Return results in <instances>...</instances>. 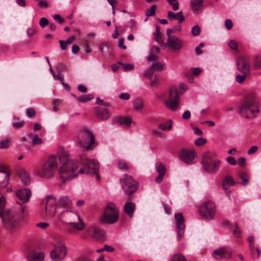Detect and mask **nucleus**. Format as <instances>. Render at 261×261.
<instances>
[{
  "label": "nucleus",
  "instance_id": "f257e3e1",
  "mask_svg": "<svg viewBox=\"0 0 261 261\" xmlns=\"http://www.w3.org/2000/svg\"><path fill=\"white\" fill-rule=\"evenodd\" d=\"M59 164H63L60 169V174L64 182L77 176L75 170L79 163L77 160L70 159L68 153L65 151L60 152L57 155H50L42 168L36 170L35 173L41 178H50L54 176Z\"/></svg>",
  "mask_w": 261,
  "mask_h": 261
},
{
  "label": "nucleus",
  "instance_id": "f03ea898",
  "mask_svg": "<svg viewBox=\"0 0 261 261\" xmlns=\"http://www.w3.org/2000/svg\"><path fill=\"white\" fill-rule=\"evenodd\" d=\"M5 200L4 197H0V217L2 218V221L5 227L8 229L14 228L18 224L20 219L23 217L25 206L18 203L19 212L14 211H5Z\"/></svg>",
  "mask_w": 261,
  "mask_h": 261
},
{
  "label": "nucleus",
  "instance_id": "7ed1b4c3",
  "mask_svg": "<svg viewBox=\"0 0 261 261\" xmlns=\"http://www.w3.org/2000/svg\"><path fill=\"white\" fill-rule=\"evenodd\" d=\"M215 152L207 151L202 156L201 163L204 171L207 173H216L220 166L221 161L217 159Z\"/></svg>",
  "mask_w": 261,
  "mask_h": 261
},
{
  "label": "nucleus",
  "instance_id": "20e7f679",
  "mask_svg": "<svg viewBox=\"0 0 261 261\" xmlns=\"http://www.w3.org/2000/svg\"><path fill=\"white\" fill-rule=\"evenodd\" d=\"M59 219L63 223L72 225L73 228L78 230L83 229L85 227V224L80 217L71 211H63L60 215Z\"/></svg>",
  "mask_w": 261,
  "mask_h": 261
},
{
  "label": "nucleus",
  "instance_id": "39448f33",
  "mask_svg": "<svg viewBox=\"0 0 261 261\" xmlns=\"http://www.w3.org/2000/svg\"><path fill=\"white\" fill-rule=\"evenodd\" d=\"M78 142L85 150H92L95 143L93 134L88 129H84L80 131L77 136Z\"/></svg>",
  "mask_w": 261,
  "mask_h": 261
},
{
  "label": "nucleus",
  "instance_id": "423d86ee",
  "mask_svg": "<svg viewBox=\"0 0 261 261\" xmlns=\"http://www.w3.org/2000/svg\"><path fill=\"white\" fill-rule=\"evenodd\" d=\"M240 115L245 118L252 119L254 118L259 112L257 104L250 103L248 101H244L238 109Z\"/></svg>",
  "mask_w": 261,
  "mask_h": 261
},
{
  "label": "nucleus",
  "instance_id": "0eeeda50",
  "mask_svg": "<svg viewBox=\"0 0 261 261\" xmlns=\"http://www.w3.org/2000/svg\"><path fill=\"white\" fill-rule=\"evenodd\" d=\"M81 164L84 166V168H81L77 173L75 172L77 175L78 173H84L87 174H96L99 170V163L95 160H89L85 156H83L81 158Z\"/></svg>",
  "mask_w": 261,
  "mask_h": 261
},
{
  "label": "nucleus",
  "instance_id": "6e6552de",
  "mask_svg": "<svg viewBox=\"0 0 261 261\" xmlns=\"http://www.w3.org/2000/svg\"><path fill=\"white\" fill-rule=\"evenodd\" d=\"M121 187L125 193L131 195L135 192L139 188L138 182L130 175L125 174L124 178L120 179Z\"/></svg>",
  "mask_w": 261,
  "mask_h": 261
},
{
  "label": "nucleus",
  "instance_id": "1a4fd4ad",
  "mask_svg": "<svg viewBox=\"0 0 261 261\" xmlns=\"http://www.w3.org/2000/svg\"><path fill=\"white\" fill-rule=\"evenodd\" d=\"M180 100L179 92L175 87H171L169 89V98L164 101L166 107L172 111H175L179 108Z\"/></svg>",
  "mask_w": 261,
  "mask_h": 261
},
{
  "label": "nucleus",
  "instance_id": "9d476101",
  "mask_svg": "<svg viewBox=\"0 0 261 261\" xmlns=\"http://www.w3.org/2000/svg\"><path fill=\"white\" fill-rule=\"evenodd\" d=\"M119 213L115 209L113 204L108 205L105 209V213L100 218V222L103 224H113L118 219Z\"/></svg>",
  "mask_w": 261,
  "mask_h": 261
},
{
  "label": "nucleus",
  "instance_id": "9b49d317",
  "mask_svg": "<svg viewBox=\"0 0 261 261\" xmlns=\"http://www.w3.org/2000/svg\"><path fill=\"white\" fill-rule=\"evenodd\" d=\"M199 211L201 216L203 219L211 220L215 217L216 212L215 204L211 201L203 202L199 206Z\"/></svg>",
  "mask_w": 261,
  "mask_h": 261
},
{
  "label": "nucleus",
  "instance_id": "f8f14e48",
  "mask_svg": "<svg viewBox=\"0 0 261 261\" xmlns=\"http://www.w3.org/2000/svg\"><path fill=\"white\" fill-rule=\"evenodd\" d=\"M67 249L65 244L63 242H59L56 244L54 249L50 252L51 258L55 261H60L65 257Z\"/></svg>",
  "mask_w": 261,
  "mask_h": 261
},
{
  "label": "nucleus",
  "instance_id": "ddd939ff",
  "mask_svg": "<svg viewBox=\"0 0 261 261\" xmlns=\"http://www.w3.org/2000/svg\"><path fill=\"white\" fill-rule=\"evenodd\" d=\"M45 203V214L48 218H53L56 212V199L52 196L47 195L43 200Z\"/></svg>",
  "mask_w": 261,
  "mask_h": 261
},
{
  "label": "nucleus",
  "instance_id": "4468645a",
  "mask_svg": "<svg viewBox=\"0 0 261 261\" xmlns=\"http://www.w3.org/2000/svg\"><path fill=\"white\" fill-rule=\"evenodd\" d=\"M237 67L240 73H250V59L247 57H240L237 60Z\"/></svg>",
  "mask_w": 261,
  "mask_h": 261
},
{
  "label": "nucleus",
  "instance_id": "2eb2a0df",
  "mask_svg": "<svg viewBox=\"0 0 261 261\" xmlns=\"http://www.w3.org/2000/svg\"><path fill=\"white\" fill-rule=\"evenodd\" d=\"M174 217L176 220L177 239L180 240L183 237L185 232V225L184 223L185 220L180 213L175 214Z\"/></svg>",
  "mask_w": 261,
  "mask_h": 261
},
{
  "label": "nucleus",
  "instance_id": "dca6fc26",
  "mask_svg": "<svg viewBox=\"0 0 261 261\" xmlns=\"http://www.w3.org/2000/svg\"><path fill=\"white\" fill-rule=\"evenodd\" d=\"M212 255L217 260L222 258L229 259L232 256V251L227 247H221L214 250Z\"/></svg>",
  "mask_w": 261,
  "mask_h": 261
},
{
  "label": "nucleus",
  "instance_id": "f3484780",
  "mask_svg": "<svg viewBox=\"0 0 261 261\" xmlns=\"http://www.w3.org/2000/svg\"><path fill=\"white\" fill-rule=\"evenodd\" d=\"M85 230L92 238L97 240H102L105 234L102 229L94 225H90L87 227Z\"/></svg>",
  "mask_w": 261,
  "mask_h": 261
},
{
  "label": "nucleus",
  "instance_id": "a211bd4d",
  "mask_svg": "<svg viewBox=\"0 0 261 261\" xmlns=\"http://www.w3.org/2000/svg\"><path fill=\"white\" fill-rule=\"evenodd\" d=\"M167 46L173 50H179L183 46L182 41L178 37L173 36L168 38L167 42Z\"/></svg>",
  "mask_w": 261,
  "mask_h": 261
},
{
  "label": "nucleus",
  "instance_id": "6ab92c4d",
  "mask_svg": "<svg viewBox=\"0 0 261 261\" xmlns=\"http://www.w3.org/2000/svg\"><path fill=\"white\" fill-rule=\"evenodd\" d=\"M195 156L194 150L183 149L180 153V158L188 164H192L194 163Z\"/></svg>",
  "mask_w": 261,
  "mask_h": 261
},
{
  "label": "nucleus",
  "instance_id": "aec40b11",
  "mask_svg": "<svg viewBox=\"0 0 261 261\" xmlns=\"http://www.w3.org/2000/svg\"><path fill=\"white\" fill-rule=\"evenodd\" d=\"M163 69V65L160 62L153 63L149 68L145 72L144 76L146 77L151 78L155 71H161Z\"/></svg>",
  "mask_w": 261,
  "mask_h": 261
},
{
  "label": "nucleus",
  "instance_id": "412c9836",
  "mask_svg": "<svg viewBox=\"0 0 261 261\" xmlns=\"http://www.w3.org/2000/svg\"><path fill=\"white\" fill-rule=\"evenodd\" d=\"M94 113L97 117L102 120L108 119L111 116L108 110L102 107L95 108Z\"/></svg>",
  "mask_w": 261,
  "mask_h": 261
},
{
  "label": "nucleus",
  "instance_id": "4be33fe9",
  "mask_svg": "<svg viewBox=\"0 0 261 261\" xmlns=\"http://www.w3.org/2000/svg\"><path fill=\"white\" fill-rule=\"evenodd\" d=\"M190 6L194 13H200L204 8L203 0H191Z\"/></svg>",
  "mask_w": 261,
  "mask_h": 261
},
{
  "label": "nucleus",
  "instance_id": "5701e85b",
  "mask_svg": "<svg viewBox=\"0 0 261 261\" xmlns=\"http://www.w3.org/2000/svg\"><path fill=\"white\" fill-rule=\"evenodd\" d=\"M16 195L23 202H27L31 196V191L29 189L24 188L18 191Z\"/></svg>",
  "mask_w": 261,
  "mask_h": 261
},
{
  "label": "nucleus",
  "instance_id": "b1692460",
  "mask_svg": "<svg viewBox=\"0 0 261 261\" xmlns=\"http://www.w3.org/2000/svg\"><path fill=\"white\" fill-rule=\"evenodd\" d=\"M156 171L159 173V176L155 178V182L159 184L163 180L166 172V168L163 164L158 163L156 164Z\"/></svg>",
  "mask_w": 261,
  "mask_h": 261
},
{
  "label": "nucleus",
  "instance_id": "393cba45",
  "mask_svg": "<svg viewBox=\"0 0 261 261\" xmlns=\"http://www.w3.org/2000/svg\"><path fill=\"white\" fill-rule=\"evenodd\" d=\"M136 209V205L133 202H127L124 206V211L130 218L133 217L134 213Z\"/></svg>",
  "mask_w": 261,
  "mask_h": 261
},
{
  "label": "nucleus",
  "instance_id": "a878e982",
  "mask_svg": "<svg viewBox=\"0 0 261 261\" xmlns=\"http://www.w3.org/2000/svg\"><path fill=\"white\" fill-rule=\"evenodd\" d=\"M168 17L170 21L174 19H177L178 20V23H180L185 20V17L181 11H179L176 14H175L172 11H168Z\"/></svg>",
  "mask_w": 261,
  "mask_h": 261
},
{
  "label": "nucleus",
  "instance_id": "bb28decb",
  "mask_svg": "<svg viewBox=\"0 0 261 261\" xmlns=\"http://www.w3.org/2000/svg\"><path fill=\"white\" fill-rule=\"evenodd\" d=\"M56 205L57 206L70 207L71 201L68 197L63 196L59 198L58 202L56 201Z\"/></svg>",
  "mask_w": 261,
  "mask_h": 261
},
{
  "label": "nucleus",
  "instance_id": "cd10ccee",
  "mask_svg": "<svg viewBox=\"0 0 261 261\" xmlns=\"http://www.w3.org/2000/svg\"><path fill=\"white\" fill-rule=\"evenodd\" d=\"M18 174L22 182L28 184L30 182V177L27 171L23 168H20L18 171Z\"/></svg>",
  "mask_w": 261,
  "mask_h": 261
},
{
  "label": "nucleus",
  "instance_id": "c85d7f7f",
  "mask_svg": "<svg viewBox=\"0 0 261 261\" xmlns=\"http://www.w3.org/2000/svg\"><path fill=\"white\" fill-rule=\"evenodd\" d=\"M235 184L232 177L230 175H227L222 181V187L224 190H227L231 186Z\"/></svg>",
  "mask_w": 261,
  "mask_h": 261
},
{
  "label": "nucleus",
  "instance_id": "c756f323",
  "mask_svg": "<svg viewBox=\"0 0 261 261\" xmlns=\"http://www.w3.org/2000/svg\"><path fill=\"white\" fill-rule=\"evenodd\" d=\"M44 258V253L40 252L38 254H31L28 256L29 261H42Z\"/></svg>",
  "mask_w": 261,
  "mask_h": 261
},
{
  "label": "nucleus",
  "instance_id": "7c9ffc66",
  "mask_svg": "<svg viewBox=\"0 0 261 261\" xmlns=\"http://www.w3.org/2000/svg\"><path fill=\"white\" fill-rule=\"evenodd\" d=\"M143 101L141 98H136L133 101V108L135 110H141L143 108Z\"/></svg>",
  "mask_w": 261,
  "mask_h": 261
},
{
  "label": "nucleus",
  "instance_id": "2f4dec72",
  "mask_svg": "<svg viewBox=\"0 0 261 261\" xmlns=\"http://www.w3.org/2000/svg\"><path fill=\"white\" fill-rule=\"evenodd\" d=\"M94 98V96L92 94L87 95H83L81 96L76 97V100L80 102H85L90 100Z\"/></svg>",
  "mask_w": 261,
  "mask_h": 261
},
{
  "label": "nucleus",
  "instance_id": "473e14b6",
  "mask_svg": "<svg viewBox=\"0 0 261 261\" xmlns=\"http://www.w3.org/2000/svg\"><path fill=\"white\" fill-rule=\"evenodd\" d=\"M255 94L254 92H250L246 95L245 101H248L250 103H253V104H257L255 102Z\"/></svg>",
  "mask_w": 261,
  "mask_h": 261
},
{
  "label": "nucleus",
  "instance_id": "72a5a7b5",
  "mask_svg": "<svg viewBox=\"0 0 261 261\" xmlns=\"http://www.w3.org/2000/svg\"><path fill=\"white\" fill-rule=\"evenodd\" d=\"M171 261H187V259L184 255L178 253L174 254L172 256Z\"/></svg>",
  "mask_w": 261,
  "mask_h": 261
},
{
  "label": "nucleus",
  "instance_id": "f704fd0d",
  "mask_svg": "<svg viewBox=\"0 0 261 261\" xmlns=\"http://www.w3.org/2000/svg\"><path fill=\"white\" fill-rule=\"evenodd\" d=\"M241 74H239L236 76V81L238 83H242L246 79L247 76L250 74L246 73H241Z\"/></svg>",
  "mask_w": 261,
  "mask_h": 261
},
{
  "label": "nucleus",
  "instance_id": "c9c22d12",
  "mask_svg": "<svg viewBox=\"0 0 261 261\" xmlns=\"http://www.w3.org/2000/svg\"><path fill=\"white\" fill-rule=\"evenodd\" d=\"M132 123V119L130 117L121 118L119 120L120 125L125 124L126 126H130Z\"/></svg>",
  "mask_w": 261,
  "mask_h": 261
},
{
  "label": "nucleus",
  "instance_id": "e433bc0d",
  "mask_svg": "<svg viewBox=\"0 0 261 261\" xmlns=\"http://www.w3.org/2000/svg\"><path fill=\"white\" fill-rule=\"evenodd\" d=\"M240 178L242 179V185L246 186L249 182L248 175L246 173L243 172L240 174Z\"/></svg>",
  "mask_w": 261,
  "mask_h": 261
},
{
  "label": "nucleus",
  "instance_id": "4c0bfd02",
  "mask_svg": "<svg viewBox=\"0 0 261 261\" xmlns=\"http://www.w3.org/2000/svg\"><path fill=\"white\" fill-rule=\"evenodd\" d=\"M169 4L172 7L173 10L177 11L179 9L178 0H167Z\"/></svg>",
  "mask_w": 261,
  "mask_h": 261
},
{
  "label": "nucleus",
  "instance_id": "58836bf2",
  "mask_svg": "<svg viewBox=\"0 0 261 261\" xmlns=\"http://www.w3.org/2000/svg\"><path fill=\"white\" fill-rule=\"evenodd\" d=\"M251 251V255L253 258H258L260 256V251L258 248L254 247V249L250 250Z\"/></svg>",
  "mask_w": 261,
  "mask_h": 261
},
{
  "label": "nucleus",
  "instance_id": "ea45409f",
  "mask_svg": "<svg viewBox=\"0 0 261 261\" xmlns=\"http://www.w3.org/2000/svg\"><path fill=\"white\" fill-rule=\"evenodd\" d=\"M156 9V6L153 5L151 6L150 9H148L146 10L145 14L147 16H152L155 14V10Z\"/></svg>",
  "mask_w": 261,
  "mask_h": 261
},
{
  "label": "nucleus",
  "instance_id": "a19ab883",
  "mask_svg": "<svg viewBox=\"0 0 261 261\" xmlns=\"http://www.w3.org/2000/svg\"><path fill=\"white\" fill-rule=\"evenodd\" d=\"M10 145V140L8 138H6L4 140L0 141V148L4 149L7 148Z\"/></svg>",
  "mask_w": 261,
  "mask_h": 261
},
{
  "label": "nucleus",
  "instance_id": "79ce46f5",
  "mask_svg": "<svg viewBox=\"0 0 261 261\" xmlns=\"http://www.w3.org/2000/svg\"><path fill=\"white\" fill-rule=\"evenodd\" d=\"M118 166L121 170H128L129 169V165L122 161H118Z\"/></svg>",
  "mask_w": 261,
  "mask_h": 261
},
{
  "label": "nucleus",
  "instance_id": "37998d69",
  "mask_svg": "<svg viewBox=\"0 0 261 261\" xmlns=\"http://www.w3.org/2000/svg\"><path fill=\"white\" fill-rule=\"evenodd\" d=\"M234 229L233 231L234 236L237 238H240L241 236V231L239 227L238 223H236L234 224Z\"/></svg>",
  "mask_w": 261,
  "mask_h": 261
},
{
  "label": "nucleus",
  "instance_id": "c03bdc74",
  "mask_svg": "<svg viewBox=\"0 0 261 261\" xmlns=\"http://www.w3.org/2000/svg\"><path fill=\"white\" fill-rule=\"evenodd\" d=\"M206 142V139L203 138H199L195 141V144L197 146H201Z\"/></svg>",
  "mask_w": 261,
  "mask_h": 261
},
{
  "label": "nucleus",
  "instance_id": "a18cd8bd",
  "mask_svg": "<svg viewBox=\"0 0 261 261\" xmlns=\"http://www.w3.org/2000/svg\"><path fill=\"white\" fill-rule=\"evenodd\" d=\"M32 143L35 145H39L42 143V140L38 137V135H35L33 137Z\"/></svg>",
  "mask_w": 261,
  "mask_h": 261
},
{
  "label": "nucleus",
  "instance_id": "49530a36",
  "mask_svg": "<svg viewBox=\"0 0 261 261\" xmlns=\"http://www.w3.org/2000/svg\"><path fill=\"white\" fill-rule=\"evenodd\" d=\"M118 64L122 66V68L125 71L131 70L134 68V66L130 64H122L120 62Z\"/></svg>",
  "mask_w": 261,
  "mask_h": 261
},
{
  "label": "nucleus",
  "instance_id": "de8ad7c7",
  "mask_svg": "<svg viewBox=\"0 0 261 261\" xmlns=\"http://www.w3.org/2000/svg\"><path fill=\"white\" fill-rule=\"evenodd\" d=\"M129 25L130 29L134 30H137L138 27L137 21L135 19H131L129 21Z\"/></svg>",
  "mask_w": 261,
  "mask_h": 261
},
{
  "label": "nucleus",
  "instance_id": "09e8293b",
  "mask_svg": "<svg viewBox=\"0 0 261 261\" xmlns=\"http://www.w3.org/2000/svg\"><path fill=\"white\" fill-rule=\"evenodd\" d=\"M200 33V28L198 25L194 26L192 29V33L193 35L198 36Z\"/></svg>",
  "mask_w": 261,
  "mask_h": 261
},
{
  "label": "nucleus",
  "instance_id": "8fccbe9b",
  "mask_svg": "<svg viewBox=\"0 0 261 261\" xmlns=\"http://www.w3.org/2000/svg\"><path fill=\"white\" fill-rule=\"evenodd\" d=\"M49 24L48 19L45 17H42L40 20V25L44 28L46 25Z\"/></svg>",
  "mask_w": 261,
  "mask_h": 261
},
{
  "label": "nucleus",
  "instance_id": "3c124183",
  "mask_svg": "<svg viewBox=\"0 0 261 261\" xmlns=\"http://www.w3.org/2000/svg\"><path fill=\"white\" fill-rule=\"evenodd\" d=\"M228 46L232 49L236 50L237 49L238 44L237 42L234 40H231L228 42Z\"/></svg>",
  "mask_w": 261,
  "mask_h": 261
},
{
  "label": "nucleus",
  "instance_id": "603ef678",
  "mask_svg": "<svg viewBox=\"0 0 261 261\" xmlns=\"http://www.w3.org/2000/svg\"><path fill=\"white\" fill-rule=\"evenodd\" d=\"M26 111L27 116L29 117H33L35 115L36 112L33 108H28Z\"/></svg>",
  "mask_w": 261,
  "mask_h": 261
},
{
  "label": "nucleus",
  "instance_id": "864d4df0",
  "mask_svg": "<svg viewBox=\"0 0 261 261\" xmlns=\"http://www.w3.org/2000/svg\"><path fill=\"white\" fill-rule=\"evenodd\" d=\"M247 241L249 243L250 250L254 249V238L252 236H249L247 239Z\"/></svg>",
  "mask_w": 261,
  "mask_h": 261
},
{
  "label": "nucleus",
  "instance_id": "5fc2aeb1",
  "mask_svg": "<svg viewBox=\"0 0 261 261\" xmlns=\"http://www.w3.org/2000/svg\"><path fill=\"white\" fill-rule=\"evenodd\" d=\"M227 162L231 165H235L237 164V162L233 156H228L226 159Z\"/></svg>",
  "mask_w": 261,
  "mask_h": 261
},
{
  "label": "nucleus",
  "instance_id": "6e6d98bb",
  "mask_svg": "<svg viewBox=\"0 0 261 261\" xmlns=\"http://www.w3.org/2000/svg\"><path fill=\"white\" fill-rule=\"evenodd\" d=\"M253 67L255 69H261V59H257L254 62Z\"/></svg>",
  "mask_w": 261,
  "mask_h": 261
},
{
  "label": "nucleus",
  "instance_id": "4d7b16f0",
  "mask_svg": "<svg viewBox=\"0 0 261 261\" xmlns=\"http://www.w3.org/2000/svg\"><path fill=\"white\" fill-rule=\"evenodd\" d=\"M24 124V121L22 120L20 122H14L12 124V126L15 128H20L22 127Z\"/></svg>",
  "mask_w": 261,
  "mask_h": 261
},
{
  "label": "nucleus",
  "instance_id": "13d9d810",
  "mask_svg": "<svg viewBox=\"0 0 261 261\" xmlns=\"http://www.w3.org/2000/svg\"><path fill=\"white\" fill-rule=\"evenodd\" d=\"M54 18L56 20L58 21L59 23H61V24L64 23L65 21V19L62 18L59 14H55L54 16Z\"/></svg>",
  "mask_w": 261,
  "mask_h": 261
},
{
  "label": "nucleus",
  "instance_id": "bf43d9fd",
  "mask_svg": "<svg viewBox=\"0 0 261 261\" xmlns=\"http://www.w3.org/2000/svg\"><path fill=\"white\" fill-rule=\"evenodd\" d=\"M204 46L203 43H200L198 46L196 47L195 48V53L197 55H199L202 53V50H201V48L203 47Z\"/></svg>",
  "mask_w": 261,
  "mask_h": 261
},
{
  "label": "nucleus",
  "instance_id": "052dcab7",
  "mask_svg": "<svg viewBox=\"0 0 261 261\" xmlns=\"http://www.w3.org/2000/svg\"><path fill=\"white\" fill-rule=\"evenodd\" d=\"M225 27L227 30H230L232 27V22L230 19H226L225 22Z\"/></svg>",
  "mask_w": 261,
  "mask_h": 261
},
{
  "label": "nucleus",
  "instance_id": "680f3d73",
  "mask_svg": "<svg viewBox=\"0 0 261 261\" xmlns=\"http://www.w3.org/2000/svg\"><path fill=\"white\" fill-rule=\"evenodd\" d=\"M77 90L82 93H86L87 91V87L83 85H79L77 86Z\"/></svg>",
  "mask_w": 261,
  "mask_h": 261
},
{
  "label": "nucleus",
  "instance_id": "e2e57ef3",
  "mask_svg": "<svg viewBox=\"0 0 261 261\" xmlns=\"http://www.w3.org/2000/svg\"><path fill=\"white\" fill-rule=\"evenodd\" d=\"M258 147L256 146H252L247 151L248 154H252L257 150Z\"/></svg>",
  "mask_w": 261,
  "mask_h": 261
},
{
  "label": "nucleus",
  "instance_id": "0e129e2a",
  "mask_svg": "<svg viewBox=\"0 0 261 261\" xmlns=\"http://www.w3.org/2000/svg\"><path fill=\"white\" fill-rule=\"evenodd\" d=\"M172 127V124H170L168 127H166L164 124H160L159 128L163 130H170Z\"/></svg>",
  "mask_w": 261,
  "mask_h": 261
},
{
  "label": "nucleus",
  "instance_id": "69168bd1",
  "mask_svg": "<svg viewBox=\"0 0 261 261\" xmlns=\"http://www.w3.org/2000/svg\"><path fill=\"white\" fill-rule=\"evenodd\" d=\"M191 117V113L189 111L187 110L184 112L182 114V117L185 120L189 119Z\"/></svg>",
  "mask_w": 261,
  "mask_h": 261
},
{
  "label": "nucleus",
  "instance_id": "338daca9",
  "mask_svg": "<svg viewBox=\"0 0 261 261\" xmlns=\"http://www.w3.org/2000/svg\"><path fill=\"white\" fill-rule=\"evenodd\" d=\"M119 98L122 100H128L130 98V95L127 93H123L119 95Z\"/></svg>",
  "mask_w": 261,
  "mask_h": 261
},
{
  "label": "nucleus",
  "instance_id": "774afa93",
  "mask_svg": "<svg viewBox=\"0 0 261 261\" xmlns=\"http://www.w3.org/2000/svg\"><path fill=\"white\" fill-rule=\"evenodd\" d=\"M38 6L41 8H47L48 7L47 2L45 1H40L38 3Z\"/></svg>",
  "mask_w": 261,
  "mask_h": 261
}]
</instances>
